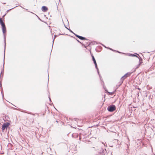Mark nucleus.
I'll use <instances>...</instances> for the list:
<instances>
[{"label": "nucleus", "mask_w": 155, "mask_h": 155, "mask_svg": "<svg viewBox=\"0 0 155 155\" xmlns=\"http://www.w3.org/2000/svg\"><path fill=\"white\" fill-rule=\"evenodd\" d=\"M103 87L104 88V89L105 91H106V93H108L109 92L108 91V90H107V89H106L105 88H104V86H103Z\"/></svg>", "instance_id": "obj_23"}, {"label": "nucleus", "mask_w": 155, "mask_h": 155, "mask_svg": "<svg viewBox=\"0 0 155 155\" xmlns=\"http://www.w3.org/2000/svg\"><path fill=\"white\" fill-rule=\"evenodd\" d=\"M91 56L92 57V60L93 61L94 64L96 63V60L95 59V58L92 54H91Z\"/></svg>", "instance_id": "obj_11"}, {"label": "nucleus", "mask_w": 155, "mask_h": 155, "mask_svg": "<svg viewBox=\"0 0 155 155\" xmlns=\"http://www.w3.org/2000/svg\"><path fill=\"white\" fill-rule=\"evenodd\" d=\"M9 125L10 124L8 122L4 123L2 126V130H5V129H7Z\"/></svg>", "instance_id": "obj_5"}, {"label": "nucleus", "mask_w": 155, "mask_h": 155, "mask_svg": "<svg viewBox=\"0 0 155 155\" xmlns=\"http://www.w3.org/2000/svg\"><path fill=\"white\" fill-rule=\"evenodd\" d=\"M38 18L39 20H40L41 21H42L41 20L40 18L39 17H38Z\"/></svg>", "instance_id": "obj_32"}, {"label": "nucleus", "mask_w": 155, "mask_h": 155, "mask_svg": "<svg viewBox=\"0 0 155 155\" xmlns=\"http://www.w3.org/2000/svg\"><path fill=\"white\" fill-rule=\"evenodd\" d=\"M6 14H7V13H5L4 15L2 16V17H4L6 15Z\"/></svg>", "instance_id": "obj_34"}, {"label": "nucleus", "mask_w": 155, "mask_h": 155, "mask_svg": "<svg viewBox=\"0 0 155 155\" xmlns=\"http://www.w3.org/2000/svg\"><path fill=\"white\" fill-rule=\"evenodd\" d=\"M138 89H139V90H140V89L138 88Z\"/></svg>", "instance_id": "obj_47"}, {"label": "nucleus", "mask_w": 155, "mask_h": 155, "mask_svg": "<svg viewBox=\"0 0 155 155\" xmlns=\"http://www.w3.org/2000/svg\"><path fill=\"white\" fill-rule=\"evenodd\" d=\"M153 129H152V130H153V131H155V130H154V129H154V126H153Z\"/></svg>", "instance_id": "obj_35"}, {"label": "nucleus", "mask_w": 155, "mask_h": 155, "mask_svg": "<svg viewBox=\"0 0 155 155\" xmlns=\"http://www.w3.org/2000/svg\"><path fill=\"white\" fill-rule=\"evenodd\" d=\"M14 108V109H15V110H17V109H16V108Z\"/></svg>", "instance_id": "obj_39"}, {"label": "nucleus", "mask_w": 155, "mask_h": 155, "mask_svg": "<svg viewBox=\"0 0 155 155\" xmlns=\"http://www.w3.org/2000/svg\"><path fill=\"white\" fill-rule=\"evenodd\" d=\"M31 13H32V14H35L34 13H33L32 12H30ZM35 15L38 17L37 15H36V14H35Z\"/></svg>", "instance_id": "obj_31"}, {"label": "nucleus", "mask_w": 155, "mask_h": 155, "mask_svg": "<svg viewBox=\"0 0 155 155\" xmlns=\"http://www.w3.org/2000/svg\"><path fill=\"white\" fill-rule=\"evenodd\" d=\"M76 40L79 43H81V44H82V43H81V42H80V41L78 40L77 39H76Z\"/></svg>", "instance_id": "obj_27"}, {"label": "nucleus", "mask_w": 155, "mask_h": 155, "mask_svg": "<svg viewBox=\"0 0 155 155\" xmlns=\"http://www.w3.org/2000/svg\"><path fill=\"white\" fill-rule=\"evenodd\" d=\"M57 36L56 35H54V39H53V44H52V49H51V51L50 54H51V51H52V48H53V45L54 42V40L55 38L57 37Z\"/></svg>", "instance_id": "obj_16"}, {"label": "nucleus", "mask_w": 155, "mask_h": 155, "mask_svg": "<svg viewBox=\"0 0 155 155\" xmlns=\"http://www.w3.org/2000/svg\"><path fill=\"white\" fill-rule=\"evenodd\" d=\"M98 125H98V124H97V125H96V126L97 127V126H98Z\"/></svg>", "instance_id": "obj_41"}, {"label": "nucleus", "mask_w": 155, "mask_h": 155, "mask_svg": "<svg viewBox=\"0 0 155 155\" xmlns=\"http://www.w3.org/2000/svg\"><path fill=\"white\" fill-rule=\"evenodd\" d=\"M17 6H16L12 8H11V9H8V10H7L6 11V13H8V12H9L12 9H13V8H15L17 7Z\"/></svg>", "instance_id": "obj_19"}, {"label": "nucleus", "mask_w": 155, "mask_h": 155, "mask_svg": "<svg viewBox=\"0 0 155 155\" xmlns=\"http://www.w3.org/2000/svg\"><path fill=\"white\" fill-rule=\"evenodd\" d=\"M69 31L71 33H73V34H75L70 29V28L69 29H68Z\"/></svg>", "instance_id": "obj_25"}, {"label": "nucleus", "mask_w": 155, "mask_h": 155, "mask_svg": "<svg viewBox=\"0 0 155 155\" xmlns=\"http://www.w3.org/2000/svg\"><path fill=\"white\" fill-rule=\"evenodd\" d=\"M99 154L100 155H105V154H107V151L106 149H102V150Z\"/></svg>", "instance_id": "obj_7"}, {"label": "nucleus", "mask_w": 155, "mask_h": 155, "mask_svg": "<svg viewBox=\"0 0 155 155\" xmlns=\"http://www.w3.org/2000/svg\"><path fill=\"white\" fill-rule=\"evenodd\" d=\"M5 4V3H3V4Z\"/></svg>", "instance_id": "obj_43"}, {"label": "nucleus", "mask_w": 155, "mask_h": 155, "mask_svg": "<svg viewBox=\"0 0 155 155\" xmlns=\"http://www.w3.org/2000/svg\"><path fill=\"white\" fill-rule=\"evenodd\" d=\"M112 51H114V52H116V50H113H113H112Z\"/></svg>", "instance_id": "obj_36"}, {"label": "nucleus", "mask_w": 155, "mask_h": 155, "mask_svg": "<svg viewBox=\"0 0 155 155\" xmlns=\"http://www.w3.org/2000/svg\"><path fill=\"white\" fill-rule=\"evenodd\" d=\"M0 24L2 26V28L3 33V34L4 43V48L5 49L6 48V35L5 33L6 32V28L4 23V18L3 20L2 19V18H0Z\"/></svg>", "instance_id": "obj_1"}, {"label": "nucleus", "mask_w": 155, "mask_h": 155, "mask_svg": "<svg viewBox=\"0 0 155 155\" xmlns=\"http://www.w3.org/2000/svg\"><path fill=\"white\" fill-rule=\"evenodd\" d=\"M5 48H4V59H3V68L2 69V70L1 73V74H0V77H2H2L3 76V74L4 73V64H5Z\"/></svg>", "instance_id": "obj_4"}, {"label": "nucleus", "mask_w": 155, "mask_h": 155, "mask_svg": "<svg viewBox=\"0 0 155 155\" xmlns=\"http://www.w3.org/2000/svg\"><path fill=\"white\" fill-rule=\"evenodd\" d=\"M116 91V90H115L114 91H113V92H109L108 93V95H112V94H114V93H115V92Z\"/></svg>", "instance_id": "obj_18"}, {"label": "nucleus", "mask_w": 155, "mask_h": 155, "mask_svg": "<svg viewBox=\"0 0 155 155\" xmlns=\"http://www.w3.org/2000/svg\"><path fill=\"white\" fill-rule=\"evenodd\" d=\"M48 9V8L46 6H43L42 7L41 10L43 12H47Z\"/></svg>", "instance_id": "obj_9"}, {"label": "nucleus", "mask_w": 155, "mask_h": 155, "mask_svg": "<svg viewBox=\"0 0 155 155\" xmlns=\"http://www.w3.org/2000/svg\"><path fill=\"white\" fill-rule=\"evenodd\" d=\"M56 122H57V123H58V120H56Z\"/></svg>", "instance_id": "obj_40"}, {"label": "nucleus", "mask_w": 155, "mask_h": 155, "mask_svg": "<svg viewBox=\"0 0 155 155\" xmlns=\"http://www.w3.org/2000/svg\"><path fill=\"white\" fill-rule=\"evenodd\" d=\"M65 28L66 29H68H68H69V28H68V27H65Z\"/></svg>", "instance_id": "obj_37"}, {"label": "nucleus", "mask_w": 155, "mask_h": 155, "mask_svg": "<svg viewBox=\"0 0 155 155\" xmlns=\"http://www.w3.org/2000/svg\"><path fill=\"white\" fill-rule=\"evenodd\" d=\"M79 138V140H80L81 138V137H80Z\"/></svg>", "instance_id": "obj_38"}, {"label": "nucleus", "mask_w": 155, "mask_h": 155, "mask_svg": "<svg viewBox=\"0 0 155 155\" xmlns=\"http://www.w3.org/2000/svg\"><path fill=\"white\" fill-rule=\"evenodd\" d=\"M138 59L139 60V63L137 65L135 69L138 68L142 63V59L140 57L138 58Z\"/></svg>", "instance_id": "obj_8"}, {"label": "nucleus", "mask_w": 155, "mask_h": 155, "mask_svg": "<svg viewBox=\"0 0 155 155\" xmlns=\"http://www.w3.org/2000/svg\"><path fill=\"white\" fill-rule=\"evenodd\" d=\"M116 52H117L119 53H122V54H125V53H123L119 51H116Z\"/></svg>", "instance_id": "obj_26"}, {"label": "nucleus", "mask_w": 155, "mask_h": 155, "mask_svg": "<svg viewBox=\"0 0 155 155\" xmlns=\"http://www.w3.org/2000/svg\"><path fill=\"white\" fill-rule=\"evenodd\" d=\"M131 57H136L138 58H139L140 56L137 53H135L134 54H132Z\"/></svg>", "instance_id": "obj_10"}, {"label": "nucleus", "mask_w": 155, "mask_h": 155, "mask_svg": "<svg viewBox=\"0 0 155 155\" xmlns=\"http://www.w3.org/2000/svg\"><path fill=\"white\" fill-rule=\"evenodd\" d=\"M76 121L77 123H78V121L79 120L77 118H74V119Z\"/></svg>", "instance_id": "obj_22"}, {"label": "nucleus", "mask_w": 155, "mask_h": 155, "mask_svg": "<svg viewBox=\"0 0 155 155\" xmlns=\"http://www.w3.org/2000/svg\"><path fill=\"white\" fill-rule=\"evenodd\" d=\"M49 79V75H48V83Z\"/></svg>", "instance_id": "obj_33"}, {"label": "nucleus", "mask_w": 155, "mask_h": 155, "mask_svg": "<svg viewBox=\"0 0 155 155\" xmlns=\"http://www.w3.org/2000/svg\"><path fill=\"white\" fill-rule=\"evenodd\" d=\"M99 75V76L100 77V79L101 81V84H104V82L103 81V80L102 79V78L101 77V75L100 74V73H99V74H98Z\"/></svg>", "instance_id": "obj_14"}, {"label": "nucleus", "mask_w": 155, "mask_h": 155, "mask_svg": "<svg viewBox=\"0 0 155 155\" xmlns=\"http://www.w3.org/2000/svg\"><path fill=\"white\" fill-rule=\"evenodd\" d=\"M121 80L120 79V81L119 83V84L118 85V87H119L122 84V83H121Z\"/></svg>", "instance_id": "obj_20"}, {"label": "nucleus", "mask_w": 155, "mask_h": 155, "mask_svg": "<svg viewBox=\"0 0 155 155\" xmlns=\"http://www.w3.org/2000/svg\"><path fill=\"white\" fill-rule=\"evenodd\" d=\"M116 108V106L112 104L107 107V110L109 112H112L115 110Z\"/></svg>", "instance_id": "obj_3"}, {"label": "nucleus", "mask_w": 155, "mask_h": 155, "mask_svg": "<svg viewBox=\"0 0 155 155\" xmlns=\"http://www.w3.org/2000/svg\"><path fill=\"white\" fill-rule=\"evenodd\" d=\"M74 35L78 38L82 40H88V39L86 38L85 37L78 35L76 34H74Z\"/></svg>", "instance_id": "obj_6"}, {"label": "nucleus", "mask_w": 155, "mask_h": 155, "mask_svg": "<svg viewBox=\"0 0 155 155\" xmlns=\"http://www.w3.org/2000/svg\"><path fill=\"white\" fill-rule=\"evenodd\" d=\"M48 98H49V101H50V102H51V98H50V96H49V97H48Z\"/></svg>", "instance_id": "obj_30"}, {"label": "nucleus", "mask_w": 155, "mask_h": 155, "mask_svg": "<svg viewBox=\"0 0 155 155\" xmlns=\"http://www.w3.org/2000/svg\"><path fill=\"white\" fill-rule=\"evenodd\" d=\"M56 110H57V111H58V110H57V109H56V108H55Z\"/></svg>", "instance_id": "obj_45"}, {"label": "nucleus", "mask_w": 155, "mask_h": 155, "mask_svg": "<svg viewBox=\"0 0 155 155\" xmlns=\"http://www.w3.org/2000/svg\"><path fill=\"white\" fill-rule=\"evenodd\" d=\"M86 45H87V46H84V47L85 48H87V47L89 46V45L91 44V42L89 41L85 42Z\"/></svg>", "instance_id": "obj_15"}, {"label": "nucleus", "mask_w": 155, "mask_h": 155, "mask_svg": "<svg viewBox=\"0 0 155 155\" xmlns=\"http://www.w3.org/2000/svg\"><path fill=\"white\" fill-rule=\"evenodd\" d=\"M127 55L128 56H131V55H132V54H131V53H127Z\"/></svg>", "instance_id": "obj_24"}, {"label": "nucleus", "mask_w": 155, "mask_h": 155, "mask_svg": "<svg viewBox=\"0 0 155 155\" xmlns=\"http://www.w3.org/2000/svg\"><path fill=\"white\" fill-rule=\"evenodd\" d=\"M117 147L119 148L120 147V142L119 141H119L118 140H117Z\"/></svg>", "instance_id": "obj_17"}, {"label": "nucleus", "mask_w": 155, "mask_h": 155, "mask_svg": "<svg viewBox=\"0 0 155 155\" xmlns=\"http://www.w3.org/2000/svg\"><path fill=\"white\" fill-rule=\"evenodd\" d=\"M91 43V45H95V44H97L96 41H93V42H92Z\"/></svg>", "instance_id": "obj_21"}, {"label": "nucleus", "mask_w": 155, "mask_h": 155, "mask_svg": "<svg viewBox=\"0 0 155 155\" xmlns=\"http://www.w3.org/2000/svg\"><path fill=\"white\" fill-rule=\"evenodd\" d=\"M107 48L109 49H110V50H111V51L113 50V49L112 48H110L109 47Z\"/></svg>", "instance_id": "obj_29"}, {"label": "nucleus", "mask_w": 155, "mask_h": 155, "mask_svg": "<svg viewBox=\"0 0 155 155\" xmlns=\"http://www.w3.org/2000/svg\"><path fill=\"white\" fill-rule=\"evenodd\" d=\"M94 65H95V68H96V69L97 70V73H98V74H99V69L97 67V63H95L94 64Z\"/></svg>", "instance_id": "obj_13"}, {"label": "nucleus", "mask_w": 155, "mask_h": 155, "mask_svg": "<svg viewBox=\"0 0 155 155\" xmlns=\"http://www.w3.org/2000/svg\"><path fill=\"white\" fill-rule=\"evenodd\" d=\"M133 72H128L125 74L120 79L121 80V83H123L124 80L128 77H130L132 74Z\"/></svg>", "instance_id": "obj_2"}, {"label": "nucleus", "mask_w": 155, "mask_h": 155, "mask_svg": "<svg viewBox=\"0 0 155 155\" xmlns=\"http://www.w3.org/2000/svg\"><path fill=\"white\" fill-rule=\"evenodd\" d=\"M138 89H139V90H140V89L138 88Z\"/></svg>", "instance_id": "obj_46"}, {"label": "nucleus", "mask_w": 155, "mask_h": 155, "mask_svg": "<svg viewBox=\"0 0 155 155\" xmlns=\"http://www.w3.org/2000/svg\"><path fill=\"white\" fill-rule=\"evenodd\" d=\"M64 25V26H65V27H66Z\"/></svg>", "instance_id": "obj_44"}, {"label": "nucleus", "mask_w": 155, "mask_h": 155, "mask_svg": "<svg viewBox=\"0 0 155 155\" xmlns=\"http://www.w3.org/2000/svg\"><path fill=\"white\" fill-rule=\"evenodd\" d=\"M110 147H113V146H110Z\"/></svg>", "instance_id": "obj_42"}, {"label": "nucleus", "mask_w": 155, "mask_h": 155, "mask_svg": "<svg viewBox=\"0 0 155 155\" xmlns=\"http://www.w3.org/2000/svg\"><path fill=\"white\" fill-rule=\"evenodd\" d=\"M101 45L103 46L105 48H107L106 47L105 45H104L103 44H101Z\"/></svg>", "instance_id": "obj_28"}, {"label": "nucleus", "mask_w": 155, "mask_h": 155, "mask_svg": "<svg viewBox=\"0 0 155 155\" xmlns=\"http://www.w3.org/2000/svg\"><path fill=\"white\" fill-rule=\"evenodd\" d=\"M72 136L73 137L76 138L78 137V134L77 133H74L72 134Z\"/></svg>", "instance_id": "obj_12"}]
</instances>
